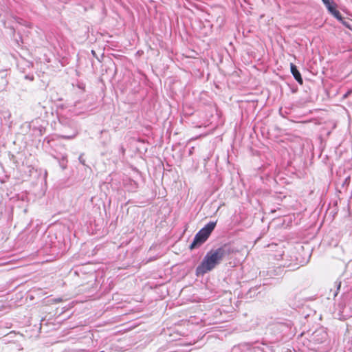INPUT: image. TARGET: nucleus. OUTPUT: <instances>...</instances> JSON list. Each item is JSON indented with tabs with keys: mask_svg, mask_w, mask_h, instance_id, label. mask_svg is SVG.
<instances>
[{
	"mask_svg": "<svg viewBox=\"0 0 352 352\" xmlns=\"http://www.w3.org/2000/svg\"><path fill=\"white\" fill-rule=\"evenodd\" d=\"M229 253L230 251L226 246H221L216 250L209 251L204 256L201 263L197 267L196 274L197 276H203L212 270Z\"/></svg>",
	"mask_w": 352,
	"mask_h": 352,
	"instance_id": "1",
	"label": "nucleus"
},
{
	"mask_svg": "<svg viewBox=\"0 0 352 352\" xmlns=\"http://www.w3.org/2000/svg\"><path fill=\"white\" fill-rule=\"evenodd\" d=\"M216 223V221H210L203 228H201L195 234L193 241L190 245V249H195L203 244L208 239L211 232L214 229Z\"/></svg>",
	"mask_w": 352,
	"mask_h": 352,
	"instance_id": "2",
	"label": "nucleus"
},
{
	"mask_svg": "<svg viewBox=\"0 0 352 352\" xmlns=\"http://www.w3.org/2000/svg\"><path fill=\"white\" fill-rule=\"evenodd\" d=\"M290 69H291V72H292L293 76L294 77V78L296 79V80L300 85H302L303 80L301 77L300 73L299 72V71L297 69V67L294 64L291 63L290 64Z\"/></svg>",
	"mask_w": 352,
	"mask_h": 352,
	"instance_id": "3",
	"label": "nucleus"
},
{
	"mask_svg": "<svg viewBox=\"0 0 352 352\" xmlns=\"http://www.w3.org/2000/svg\"><path fill=\"white\" fill-rule=\"evenodd\" d=\"M329 12L338 20L342 21V16L340 12L336 9V6L332 8V10H329Z\"/></svg>",
	"mask_w": 352,
	"mask_h": 352,
	"instance_id": "4",
	"label": "nucleus"
},
{
	"mask_svg": "<svg viewBox=\"0 0 352 352\" xmlns=\"http://www.w3.org/2000/svg\"><path fill=\"white\" fill-rule=\"evenodd\" d=\"M325 6L327 7V10H332V8L336 6L335 3L333 0H322Z\"/></svg>",
	"mask_w": 352,
	"mask_h": 352,
	"instance_id": "5",
	"label": "nucleus"
},
{
	"mask_svg": "<svg viewBox=\"0 0 352 352\" xmlns=\"http://www.w3.org/2000/svg\"><path fill=\"white\" fill-rule=\"evenodd\" d=\"M342 22V23L347 28L349 29H351V25L349 22L346 21L344 20V19L342 18V21H340Z\"/></svg>",
	"mask_w": 352,
	"mask_h": 352,
	"instance_id": "6",
	"label": "nucleus"
},
{
	"mask_svg": "<svg viewBox=\"0 0 352 352\" xmlns=\"http://www.w3.org/2000/svg\"><path fill=\"white\" fill-rule=\"evenodd\" d=\"M76 134H74L73 135H61V138L65 140H71L75 138Z\"/></svg>",
	"mask_w": 352,
	"mask_h": 352,
	"instance_id": "7",
	"label": "nucleus"
},
{
	"mask_svg": "<svg viewBox=\"0 0 352 352\" xmlns=\"http://www.w3.org/2000/svg\"><path fill=\"white\" fill-rule=\"evenodd\" d=\"M78 160H79V161H80V162L81 164H82L83 165H85V160H83V159H82V155H80V156L79 157Z\"/></svg>",
	"mask_w": 352,
	"mask_h": 352,
	"instance_id": "8",
	"label": "nucleus"
},
{
	"mask_svg": "<svg viewBox=\"0 0 352 352\" xmlns=\"http://www.w3.org/2000/svg\"><path fill=\"white\" fill-rule=\"evenodd\" d=\"M336 285L337 286V290H339L341 286V282H336Z\"/></svg>",
	"mask_w": 352,
	"mask_h": 352,
	"instance_id": "9",
	"label": "nucleus"
},
{
	"mask_svg": "<svg viewBox=\"0 0 352 352\" xmlns=\"http://www.w3.org/2000/svg\"><path fill=\"white\" fill-rule=\"evenodd\" d=\"M351 91H348L346 92L344 95V98H346L349 94H350Z\"/></svg>",
	"mask_w": 352,
	"mask_h": 352,
	"instance_id": "10",
	"label": "nucleus"
},
{
	"mask_svg": "<svg viewBox=\"0 0 352 352\" xmlns=\"http://www.w3.org/2000/svg\"><path fill=\"white\" fill-rule=\"evenodd\" d=\"M100 352H104V351H100Z\"/></svg>",
	"mask_w": 352,
	"mask_h": 352,
	"instance_id": "11",
	"label": "nucleus"
}]
</instances>
